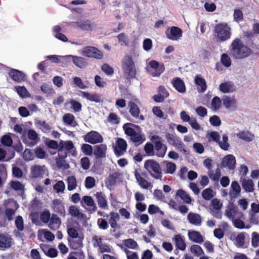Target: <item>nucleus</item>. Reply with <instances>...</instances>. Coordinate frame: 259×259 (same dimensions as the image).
<instances>
[{
	"label": "nucleus",
	"mask_w": 259,
	"mask_h": 259,
	"mask_svg": "<svg viewBox=\"0 0 259 259\" xmlns=\"http://www.w3.org/2000/svg\"><path fill=\"white\" fill-rule=\"evenodd\" d=\"M177 195L179 196L182 200L186 203H190L191 198L190 196L183 190L179 189L177 191Z\"/></svg>",
	"instance_id": "nucleus-40"
},
{
	"label": "nucleus",
	"mask_w": 259,
	"mask_h": 259,
	"mask_svg": "<svg viewBox=\"0 0 259 259\" xmlns=\"http://www.w3.org/2000/svg\"><path fill=\"white\" fill-rule=\"evenodd\" d=\"M165 137L166 139H167L168 143L174 147L180 141V140L178 138L176 137L174 135L169 133L166 134L165 135Z\"/></svg>",
	"instance_id": "nucleus-47"
},
{
	"label": "nucleus",
	"mask_w": 259,
	"mask_h": 259,
	"mask_svg": "<svg viewBox=\"0 0 259 259\" xmlns=\"http://www.w3.org/2000/svg\"><path fill=\"white\" fill-rule=\"evenodd\" d=\"M149 66L151 68L154 70L151 72L153 76H159L163 72L164 67L163 66H160L159 63L155 60H152L149 62Z\"/></svg>",
	"instance_id": "nucleus-16"
},
{
	"label": "nucleus",
	"mask_w": 259,
	"mask_h": 259,
	"mask_svg": "<svg viewBox=\"0 0 259 259\" xmlns=\"http://www.w3.org/2000/svg\"><path fill=\"white\" fill-rule=\"evenodd\" d=\"M120 174L118 172H114L109 175V178L106 181L107 186H113L116 183L117 180L119 179Z\"/></svg>",
	"instance_id": "nucleus-35"
},
{
	"label": "nucleus",
	"mask_w": 259,
	"mask_h": 259,
	"mask_svg": "<svg viewBox=\"0 0 259 259\" xmlns=\"http://www.w3.org/2000/svg\"><path fill=\"white\" fill-rule=\"evenodd\" d=\"M67 233L69 236L68 241L71 248L76 250L83 246L82 240L83 238L79 236L77 230L73 227L67 229Z\"/></svg>",
	"instance_id": "nucleus-3"
},
{
	"label": "nucleus",
	"mask_w": 259,
	"mask_h": 259,
	"mask_svg": "<svg viewBox=\"0 0 259 259\" xmlns=\"http://www.w3.org/2000/svg\"><path fill=\"white\" fill-rule=\"evenodd\" d=\"M82 54L85 57L94 58L96 59H102L103 54L102 51L96 47L87 46L83 48Z\"/></svg>",
	"instance_id": "nucleus-6"
},
{
	"label": "nucleus",
	"mask_w": 259,
	"mask_h": 259,
	"mask_svg": "<svg viewBox=\"0 0 259 259\" xmlns=\"http://www.w3.org/2000/svg\"><path fill=\"white\" fill-rule=\"evenodd\" d=\"M183 31L182 29L177 26H172L170 28L169 33H166V36L168 38L177 40L182 36Z\"/></svg>",
	"instance_id": "nucleus-14"
},
{
	"label": "nucleus",
	"mask_w": 259,
	"mask_h": 259,
	"mask_svg": "<svg viewBox=\"0 0 259 259\" xmlns=\"http://www.w3.org/2000/svg\"><path fill=\"white\" fill-rule=\"evenodd\" d=\"M34 153L36 157L39 159H44L47 156L45 151L40 147H37L35 148Z\"/></svg>",
	"instance_id": "nucleus-60"
},
{
	"label": "nucleus",
	"mask_w": 259,
	"mask_h": 259,
	"mask_svg": "<svg viewBox=\"0 0 259 259\" xmlns=\"http://www.w3.org/2000/svg\"><path fill=\"white\" fill-rule=\"evenodd\" d=\"M77 186L76 179L73 176L69 177L67 179V189L69 191L73 190Z\"/></svg>",
	"instance_id": "nucleus-45"
},
{
	"label": "nucleus",
	"mask_w": 259,
	"mask_h": 259,
	"mask_svg": "<svg viewBox=\"0 0 259 259\" xmlns=\"http://www.w3.org/2000/svg\"><path fill=\"white\" fill-rule=\"evenodd\" d=\"M214 32L218 39L224 41L229 39L231 35V28L226 23H221L214 26Z\"/></svg>",
	"instance_id": "nucleus-4"
},
{
	"label": "nucleus",
	"mask_w": 259,
	"mask_h": 259,
	"mask_svg": "<svg viewBox=\"0 0 259 259\" xmlns=\"http://www.w3.org/2000/svg\"><path fill=\"white\" fill-rule=\"evenodd\" d=\"M130 107L129 112L131 115L136 118H138L140 113V109L138 105L133 102H130L128 104Z\"/></svg>",
	"instance_id": "nucleus-32"
},
{
	"label": "nucleus",
	"mask_w": 259,
	"mask_h": 259,
	"mask_svg": "<svg viewBox=\"0 0 259 259\" xmlns=\"http://www.w3.org/2000/svg\"><path fill=\"white\" fill-rule=\"evenodd\" d=\"M18 95L22 98L30 97V94L24 86H18L15 87Z\"/></svg>",
	"instance_id": "nucleus-44"
},
{
	"label": "nucleus",
	"mask_w": 259,
	"mask_h": 259,
	"mask_svg": "<svg viewBox=\"0 0 259 259\" xmlns=\"http://www.w3.org/2000/svg\"><path fill=\"white\" fill-rule=\"evenodd\" d=\"M174 88L179 92L184 93L186 92V87L183 80L179 77H175L171 80Z\"/></svg>",
	"instance_id": "nucleus-19"
},
{
	"label": "nucleus",
	"mask_w": 259,
	"mask_h": 259,
	"mask_svg": "<svg viewBox=\"0 0 259 259\" xmlns=\"http://www.w3.org/2000/svg\"><path fill=\"white\" fill-rule=\"evenodd\" d=\"M96 185V181L92 177H87L85 180V187L87 189H92Z\"/></svg>",
	"instance_id": "nucleus-62"
},
{
	"label": "nucleus",
	"mask_w": 259,
	"mask_h": 259,
	"mask_svg": "<svg viewBox=\"0 0 259 259\" xmlns=\"http://www.w3.org/2000/svg\"><path fill=\"white\" fill-rule=\"evenodd\" d=\"M122 71L136 67L132 57L129 55L124 56L121 61Z\"/></svg>",
	"instance_id": "nucleus-21"
},
{
	"label": "nucleus",
	"mask_w": 259,
	"mask_h": 259,
	"mask_svg": "<svg viewBox=\"0 0 259 259\" xmlns=\"http://www.w3.org/2000/svg\"><path fill=\"white\" fill-rule=\"evenodd\" d=\"M221 61L226 67H229L231 65V60L227 53H224L222 55Z\"/></svg>",
	"instance_id": "nucleus-57"
},
{
	"label": "nucleus",
	"mask_w": 259,
	"mask_h": 259,
	"mask_svg": "<svg viewBox=\"0 0 259 259\" xmlns=\"http://www.w3.org/2000/svg\"><path fill=\"white\" fill-rule=\"evenodd\" d=\"M82 97L85 98L91 102L95 103H100L102 101L101 97L100 95L97 94H90L88 92H81Z\"/></svg>",
	"instance_id": "nucleus-25"
},
{
	"label": "nucleus",
	"mask_w": 259,
	"mask_h": 259,
	"mask_svg": "<svg viewBox=\"0 0 259 259\" xmlns=\"http://www.w3.org/2000/svg\"><path fill=\"white\" fill-rule=\"evenodd\" d=\"M72 61L76 66L81 68L86 66L87 63L83 58L74 56H72Z\"/></svg>",
	"instance_id": "nucleus-39"
},
{
	"label": "nucleus",
	"mask_w": 259,
	"mask_h": 259,
	"mask_svg": "<svg viewBox=\"0 0 259 259\" xmlns=\"http://www.w3.org/2000/svg\"><path fill=\"white\" fill-rule=\"evenodd\" d=\"M96 201L100 208L102 209H107L108 208V203L105 195L102 192H98L95 194Z\"/></svg>",
	"instance_id": "nucleus-18"
},
{
	"label": "nucleus",
	"mask_w": 259,
	"mask_h": 259,
	"mask_svg": "<svg viewBox=\"0 0 259 259\" xmlns=\"http://www.w3.org/2000/svg\"><path fill=\"white\" fill-rule=\"evenodd\" d=\"M131 140L134 143L139 145L142 144L145 139L140 133L136 132L134 135L131 137Z\"/></svg>",
	"instance_id": "nucleus-52"
},
{
	"label": "nucleus",
	"mask_w": 259,
	"mask_h": 259,
	"mask_svg": "<svg viewBox=\"0 0 259 259\" xmlns=\"http://www.w3.org/2000/svg\"><path fill=\"white\" fill-rule=\"evenodd\" d=\"M252 53L251 49L238 38L234 39L230 45V55L234 59H242L248 57Z\"/></svg>",
	"instance_id": "nucleus-1"
},
{
	"label": "nucleus",
	"mask_w": 259,
	"mask_h": 259,
	"mask_svg": "<svg viewBox=\"0 0 259 259\" xmlns=\"http://www.w3.org/2000/svg\"><path fill=\"white\" fill-rule=\"evenodd\" d=\"M9 185L11 188L15 191H23L24 189V185L17 181H12Z\"/></svg>",
	"instance_id": "nucleus-49"
},
{
	"label": "nucleus",
	"mask_w": 259,
	"mask_h": 259,
	"mask_svg": "<svg viewBox=\"0 0 259 259\" xmlns=\"http://www.w3.org/2000/svg\"><path fill=\"white\" fill-rule=\"evenodd\" d=\"M233 192H231L230 195L233 197H237L241 192V187L237 181H233L231 185Z\"/></svg>",
	"instance_id": "nucleus-38"
},
{
	"label": "nucleus",
	"mask_w": 259,
	"mask_h": 259,
	"mask_svg": "<svg viewBox=\"0 0 259 259\" xmlns=\"http://www.w3.org/2000/svg\"><path fill=\"white\" fill-rule=\"evenodd\" d=\"M195 83L198 86V91L204 92L207 89V85L205 79L199 75H196L195 78Z\"/></svg>",
	"instance_id": "nucleus-28"
},
{
	"label": "nucleus",
	"mask_w": 259,
	"mask_h": 259,
	"mask_svg": "<svg viewBox=\"0 0 259 259\" xmlns=\"http://www.w3.org/2000/svg\"><path fill=\"white\" fill-rule=\"evenodd\" d=\"M238 212V208L234 205H232L231 207L227 208L226 210V216L232 220L234 219L235 215Z\"/></svg>",
	"instance_id": "nucleus-41"
},
{
	"label": "nucleus",
	"mask_w": 259,
	"mask_h": 259,
	"mask_svg": "<svg viewBox=\"0 0 259 259\" xmlns=\"http://www.w3.org/2000/svg\"><path fill=\"white\" fill-rule=\"evenodd\" d=\"M222 206V203L217 198H214L211 201L209 206L210 213L217 219H221L222 218V212L221 210Z\"/></svg>",
	"instance_id": "nucleus-7"
},
{
	"label": "nucleus",
	"mask_w": 259,
	"mask_h": 259,
	"mask_svg": "<svg viewBox=\"0 0 259 259\" xmlns=\"http://www.w3.org/2000/svg\"><path fill=\"white\" fill-rule=\"evenodd\" d=\"M234 21L239 23L243 20V14L242 11L239 9H235L233 13Z\"/></svg>",
	"instance_id": "nucleus-50"
},
{
	"label": "nucleus",
	"mask_w": 259,
	"mask_h": 259,
	"mask_svg": "<svg viewBox=\"0 0 259 259\" xmlns=\"http://www.w3.org/2000/svg\"><path fill=\"white\" fill-rule=\"evenodd\" d=\"M242 187L246 192H252L254 190V184L251 180H246L244 179L242 181Z\"/></svg>",
	"instance_id": "nucleus-34"
},
{
	"label": "nucleus",
	"mask_w": 259,
	"mask_h": 259,
	"mask_svg": "<svg viewBox=\"0 0 259 259\" xmlns=\"http://www.w3.org/2000/svg\"><path fill=\"white\" fill-rule=\"evenodd\" d=\"M78 28L84 31L92 30L94 27L93 24L89 20H81L73 22Z\"/></svg>",
	"instance_id": "nucleus-20"
},
{
	"label": "nucleus",
	"mask_w": 259,
	"mask_h": 259,
	"mask_svg": "<svg viewBox=\"0 0 259 259\" xmlns=\"http://www.w3.org/2000/svg\"><path fill=\"white\" fill-rule=\"evenodd\" d=\"M53 188L58 193H63L65 188L64 183L62 181H59L54 185Z\"/></svg>",
	"instance_id": "nucleus-63"
},
{
	"label": "nucleus",
	"mask_w": 259,
	"mask_h": 259,
	"mask_svg": "<svg viewBox=\"0 0 259 259\" xmlns=\"http://www.w3.org/2000/svg\"><path fill=\"white\" fill-rule=\"evenodd\" d=\"M232 221L234 226L236 228L242 229L244 228L249 229L250 228V226L248 225L245 226L244 222L240 219H234Z\"/></svg>",
	"instance_id": "nucleus-56"
},
{
	"label": "nucleus",
	"mask_w": 259,
	"mask_h": 259,
	"mask_svg": "<svg viewBox=\"0 0 259 259\" xmlns=\"http://www.w3.org/2000/svg\"><path fill=\"white\" fill-rule=\"evenodd\" d=\"M133 125L131 123H126L123 125V129L125 134L130 137L134 135L136 132L134 128L128 127L129 125Z\"/></svg>",
	"instance_id": "nucleus-61"
},
{
	"label": "nucleus",
	"mask_w": 259,
	"mask_h": 259,
	"mask_svg": "<svg viewBox=\"0 0 259 259\" xmlns=\"http://www.w3.org/2000/svg\"><path fill=\"white\" fill-rule=\"evenodd\" d=\"M82 201L88 206L93 207L92 210L94 212L97 209V207L92 197L89 196H84L82 197Z\"/></svg>",
	"instance_id": "nucleus-36"
},
{
	"label": "nucleus",
	"mask_w": 259,
	"mask_h": 259,
	"mask_svg": "<svg viewBox=\"0 0 259 259\" xmlns=\"http://www.w3.org/2000/svg\"><path fill=\"white\" fill-rule=\"evenodd\" d=\"M236 162L235 157L232 154H229L223 158L221 165L222 167H226L229 170H234L235 168Z\"/></svg>",
	"instance_id": "nucleus-11"
},
{
	"label": "nucleus",
	"mask_w": 259,
	"mask_h": 259,
	"mask_svg": "<svg viewBox=\"0 0 259 259\" xmlns=\"http://www.w3.org/2000/svg\"><path fill=\"white\" fill-rule=\"evenodd\" d=\"M110 218L108 220L110 226L113 229H116L118 226L117 221L120 219L119 215L118 213L111 211L110 213Z\"/></svg>",
	"instance_id": "nucleus-30"
},
{
	"label": "nucleus",
	"mask_w": 259,
	"mask_h": 259,
	"mask_svg": "<svg viewBox=\"0 0 259 259\" xmlns=\"http://www.w3.org/2000/svg\"><path fill=\"white\" fill-rule=\"evenodd\" d=\"M124 244L126 247L133 249H136L138 246L137 242L131 238L125 240Z\"/></svg>",
	"instance_id": "nucleus-64"
},
{
	"label": "nucleus",
	"mask_w": 259,
	"mask_h": 259,
	"mask_svg": "<svg viewBox=\"0 0 259 259\" xmlns=\"http://www.w3.org/2000/svg\"><path fill=\"white\" fill-rule=\"evenodd\" d=\"M9 76L15 82H21L24 80L25 74L19 70L11 69L8 72Z\"/></svg>",
	"instance_id": "nucleus-13"
},
{
	"label": "nucleus",
	"mask_w": 259,
	"mask_h": 259,
	"mask_svg": "<svg viewBox=\"0 0 259 259\" xmlns=\"http://www.w3.org/2000/svg\"><path fill=\"white\" fill-rule=\"evenodd\" d=\"M27 137L29 140L33 141V145L36 144L39 140L38 134L34 130L32 129L28 130Z\"/></svg>",
	"instance_id": "nucleus-46"
},
{
	"label": "nucleus",
	"mask_w": 259,
	"mask_h": 259,
	"mask_svg": "<svg viewBox=\"0 0 259 259\" xmlns=\"http://www.w3.org/2000/svg\"><path fill=\"white\" fill-rule=\"evenodd\" d=\"M237 137L246 142H250L254 138V136L251 133L247 131H241L237 134Z\"/></svg>",
	"instance_id": "nucleus-29"
},
{
	"label": "nucleus",
	"mask_w": 259,
	"mask_h": 259,
	"mask_svg": "<svg viewBox=\"0 0 259 259\" xmlns=\"http://www.w3.org/2000/svg\"><path fill=\"white\" fill-rule=\"evenodd\" d=\"M69 212L70 215L74 217L81 218L83 214L80 212L77 207L74 205H71L69 208Z\"/></svg>",
	"instance_id": "nucleus-51"
},
{
	"label": "nucleus",
	"mask_w": 259,
	"mask_h": 259,
	"mask_svg": "<svg viewBox=\"0 0 259 259\" xmlns=\"http://www.w3.org/2000/svg\"><path fill=\"white\" fill-rule=\"evenodd\" d=\"M81 150L85 155L88 156L91 155L94 152L92 146L88 144H83L81 146Z\"/></svg>",
	"instance_id": "nucleus-54"
},
{
	"label": "nucleus",
	"mask_w": 259,
	"mask_h": 259,
	"mask_svg": "<svg viewBox=\"0 0 259 259\" xmlns=\"http://www.w3.org/2000/svg\"><path fill=\"white\" fill-rule=\"evenodd\" d=\"M161 138L156 135L153 136L151 140L154 144V149L156 151L155 155L159 157H163L166 153L167 146L160 141Z\"/></svg>",
	"instance_id": "nucleus-5"
},
{
	"label": "nucleus",
	"mask_w": 259,
	"mask_h": 259,
	"mask_svg": "<svg viewBox=\"0 0 259 259\" xmlns=\"http://www.w3.org/2000/svg\"><path fill=\"white\" fill-rule=\"evenodd\" d=\"M61 224V221L59 217L56 214H52L49 224L50 229L55 231L59 228Z\"/></svg>",
	"instance_id": "nucleus-23"
},
{
	"label": "nucleus",
	"mask_w": 259,
	"mask_h": 259,
	"mask_svg": "<svg viewBox=\"0 0 259 259\" xmlns=\"http://www.w3.org/2000/svg\"><path fill=\"white\" fill-rule=\"evenodd\" d=\"M127 147L126 141L121 138H118L116 141L115 146L114 147V154L117 157L122 156L126 152Z\"/></svg>",
	"instance_id": "nucleus-10"
},
{
	"label": "nucleus",
	"mask_w": 259,
	"mask_h": 259,
	"mask_svg": "<svg viewBox=\"0 0 259 259\" xmlns=\"http://www.w3.org/2000/svg\"><path fill=\"white\" fill-rule=\"evenodd\" d=\"M144 150L146 154L148 156H154L155 155L154 150V146L151 143L148 142L145 144Z\"/></svg>",
	"instance_id": "nucleus-59"
},
{
	"label": "nucleus",
	"mask_w": 259,
	"mask_h": 259,
	"mask_svg": "<svg viewBox=\"0 0 259 259\" xmlns=\"http://www.w3.org/2000/svg\"><path fill=\"white\" fill-rule=\"evenodd\" d=\"M123 75L125 78L128 81H131V79L136 77V68L134 67L133 68L126 69L123 71Z\"/></svg>",
	"instance_id": "nucleus-42"
},
{
	"label": "nucleus",
	"mask_w": 259,
	"mask_h": 259,
	"mask_svg": "<svg viewBox=\"0 0 259 259\" xmlns=\"http://www.w3.org/2000/svg\"><path fill=\"white\" fill-rule=\"evenodd\" d=\"M211 105L213 110H217L219 109L222 105L221 99L218 96L214 97L211 100Z\"/></svg>",
	"instance_id": "nucleus-55"
},
{
	"label": "nucleus",
	"mask_w": 259,
	"mask_h": 259,
	"mask_svg": "<svg viewBox=\"0 0 259 259\" xmlns=\"http://www.w3.org/2000/svg\"><path fill=\"white\" fill-rule=\"evenodd\" d=\"M63 120L65 124L73 127L77 125L74 116L71 113L65 114L63 117Z\"/></svg>",
	"instance_id": "nucleus-33"
},
{
	"label": "nucleus",
	"mask_w": 259,
	"mask_h": 259,
	"mask_svg": "<svg viewBox=\"0 0 259 259\" xmlns=\"http://www.w3.org/2000/svg\"><path fill=\"white\" fill-rule=\"evenodd\" d=\"M191 252L196 256H199L204 254V251L200 246L198 245H193L190 247Z\"/></svg>",
	"instance_id": "nucleus-53"
},
{
	"label": "nucleus",
	"mask_w": 259,
	"mask_h": 259,
	"mask_svg": "<svg viewBox=\"0 0 259 259\" xmlns=\"http://www.w3.org/2000/svg\"><path fill=\"white\" fill-rule=\"evenodd\" d=\"M165 169L164 170V174H173L176 169V165L175 163L170 161H165Z\"/></svg>",
	"instance_id": "nucleus-43"
},
{
	"label": "nucleus",
	"mask_w": 259,
	"mask_h": 259,
	"mask_svg": "<svg viewBox=\"0 0 259 259\" xmlns=\"http://www.w3.org/2000/svg\"><path fill=\"white\" fill-rule=\"evenodd\" d=\"M144 167L149 175L156 180H161L162 170L158 162L154 159H148L145 161Z\"/></svg>",
	"instance_id": "nucleus-2"
},
{
	"label": "nucleus",
	"mask_w": 259,
	"mask_h": 259,
	"mask_svg": "<svg viewBox=\"0 0 259 259\" xmlns=\"http://www.w3.org/2000/svg\"><path fill=\"white\" fill-rule=\"evenodd\" d=\"M187 219L190 224L199 226L202 223V219L198 213L190 212L187 215Z\"/></svg>",
	"instance_id": "nucleus-24"
},
{
	"label": "nucleus",
	"mask_w": 259,
	"mask_h": 259,
	"mask_svg": "<svg viewBox=\"0 0 259 259\" xmlns=\"http://www.w3.org/2000/svg\"><path fill=\"white\" fill-rule=\"evenodd\" d=\"M188 236L190 239L195 243H201L203 241V237L198 231H190L188 233Z\"/></svg>",
	"instance_id": "nucleus-27"
},
{
	"label": "nucleus",
	"mask_w": 259,
	"mask_h": 259,
	"mask_svg": "<svg viewBox=\"0 0 259 259\" xmlns=\"http://www.w3.org/2000/svg\"><path fill=\"white\" fill-rule=\"evenodd\" d=\"M69 103L71 107L75 112H79L81 111L82 105L80 103L74 99H70Z\"/></svg>",
	"instance_id": "nucleus-48"
},
{
	"label": "nucleus",
	"mask_w": 259,
	"mask_h": 259,
	"mask_svg": "<svg viewBox=\"0 0 259 259\" xmlns=\"http://www.w3.org/2000/svg\"><path fill=\"white\" fill-rule=\"evenodd\" d=\"M174 239L177 248L183 251L186 249V244L181 234L176 235Z\"/></svg>",
	"instance_id": "nucleus-31"
},
{
	"label": "nucleus",
	"mask_w": 259,
	"mask_h": 259,
	"mask_svg": "<svg viewBox=\"0 0 259 259\" xmlns=\"http://www.w3.org/2000/svg\"><path fill=\"white\" fill-rule=\"evenodd\" d=\"M59 147L62 149H65L66 150H70L74 148V144L71 141L63 142L61 141L59 143Z\"/></svg>",
	"instance_id": "nucleus-58"
},
{
	"label": "nucleus",
	"mask_w": 259,
	"mask_h": 259,
	"mask_svg": "<svg viewBox=\"0 0 259 259\" xmlns=\"http://www.w3.org/2000/svg\"><path fill=\"white\" fill-rule=\"evenodd\" d=\"M135 178L139 186L143 189H148L151 186V183L143 178L137 169L134 171Z\"/></svg>",
	"instance_id": "nucleus-22"
},
{
	"label": "nucleus",
	"mask_w": 259,
	"mask_h": 259,
	"mask_svg": "<svg viewBox=\"0 0 259 259\" xmlns=\"http://www.w3.org/2000/svg\"><path fill=\"white\" fill-rule=\"evenodd\" d=\"M45 166L34 165L31 168L32 177L35 178L42 177L45 172Z\"/></svg>",
	"instance_id": "nucleus-26"
},
{
	"label": "nucleus",
	"mask_w": 259,
	"mask_h": 259,
	"mask_svg": "<svg viewBox=\"0 0 259 259\" xmlns=\"http://www.w3.org/2000/svg\"><path fill=\"white\" fill-rule=\"evenodd\" d=\"M219 89L223 93H228L233 92V84L231 82H225L219 85Z\"/></svg>",
	"instance_id": "nucleus-37"
},
{
	"label": "nucleus",
	"mask_w": 259,
	"mask_h": 259,
	"mask_svg": "<svg viewBox=\"0 0 259 259\" xmlns=\"http://www.w3.org/2000/svg\"><path fill=\"white\" fill-rule=\"evenodd\" d=\"M51 207L53 210L59 213L60 215L62 217H64L65 215V208L64 203L61 200L59 199H55L53 200Z\"/></svg>",
	"instance_id": "nucleus-12"
},
{
	"label": "nucleus",
	"mask_w": 259,
	"mask_h": 259,
	"mask_svg": "<svg viewBox=\"0 0 259 259\" xmlns=\"http://www.w3.org/2000/svg\"><path fill=\"white\" fill-rule=\"evenodd\" d=\"M14 241L12 236L7 233H0V250H5L14 245Z\"/></svg>",
	"instance_id": "nucleus-9"
},
{
	"label": "nucleus",
	"mask_w": 259,
	"mask_h": 259,
	"mask_svg": "<svg viewBox=\"0 0 259 259\" xmlns=\"http://www.w3.org/2000/svg\"><path fill=\"white\" fill-rule=\"evenodd\" d=\"M223 104L227 109L235 108L237 107V101L234 96L231 97L225 95L222 98Z\"/></svg>",
	"instance_id": "nucleus-17"
},
{
	"label": "nucleus",
	"mask_w": 259,
	"mask_h": 259,
	"mask_svg": "<svg viewBox=\"0 0 259 259\" xmlns=\"http://www.w3.org/2000/svg\"><path fill=\"white\" fill-rule=\"evenodd\" d=\"M83 140L92 144L101 143L103 141L102 135L97 131H92L83 136Z\"/></svg>",
	"instance_id": "nucleus-8"
},
{
	"label": "nucleus",
	"mask_w": 259,
	"mask_h": 259,
	"mask_svg": "<svg viewBox=\"0 0 259 259\" xmlns=\"http://www.w3.org/2000/svg\"><path fill=\"white\" fill-rule=\"evenodd\" d=\"M107 146L106 144H101L94 146V155L98 158H104L106 157Z\"/></svg>",
	"instance_id": "nucleus-15"
}]
</instances>
